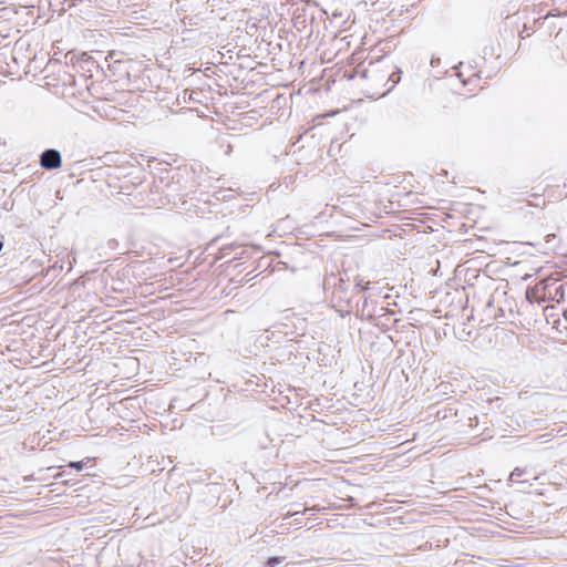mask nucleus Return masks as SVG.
<instances>
[{
    "label": "nucleus",
    "instance_id": "1",
    "mask_svg": "<svg viewBox=\"0 0 567 567\" xmlns=\"http://www.w3.org/2000/svg\"><path fill=\"white\" fill-rule=\"evenodd\" d=\"M352 78L360 82L362 92L370 99L383 96L399 80L394 66L384 60L361 62Z\"/></svg>",
    "mask_w": 567,
    "mask_h": 567
},
{
    "label": "nucleus",
    "instance_id": "3",
    "mask_svg": "<svg viewBox=\"0 0 567 567\" xmlns=\"http://www.w3.org/2000/svg\"><path fill=\"white\" fill-rule=\"evenodd\" d=\"M403 182H406L409 186H395L394 189L389 194L390 197V206L384 207V212L386 214L394 213L395 209L393 207L394 203L400 204L401 198L409 196L413 193V185L410 183L409 179L404 178Z\"/></svg>",
    "mask_w": 567,
    "mask_h": 567
},
{
    "label": "nucleus",
    "instance_id": "4",
    "mask_svg": "<svg viewBox=\"0 0 567 567\" xmlns=\"http://www.w3.org/2000/svg\"><path fill=\"white\" fill-rule=\"evenodd\" d=\"M40 164L43 168L55 169L62 165L61 155L55 150H47L42 153Z\"/></svg>",
    "mask_w": 567,
    "mask_h": 567
},
{
    "label": "nucleus",
    "instance_id": "7",
    "mask_svg": "<svg viewBox=\"0 0 567 567\" xmlns=\"http://www.w3.org/2000/svg\"><path fill=\"white\" fill-rule=\"evenodd\" d=\"M68 466L71 468H75L76 471H81L84 466V462L83 461L70 462Z\"/></svg>",
    "mask_w": 567,
    "mask_h": 567
},
{
    "label": "nucleus",
    "instance_id": "6",
    "mask_svg": "<svg viewBox=\"0 0 567 567\" xmlns=\"http://www.w3.org/2000/svg\"><path fill=\"white\" fill-rule=\"evenodd\" d=\"M285 560V557H270L266 561V567H276Z\"/></svg>",
    "mask_w": 567,
    "mask_h": 567
},
{
    "label": "nucleus",
    "instance_id": "8",
    "mask_svg": "<svg viewBox=\"0 0 567 567\" xmlns=\"http://www.w3.org/2000/svg\"><path fill=\"white\" fill-rule=\"evenodd\" d=\"M299 514H301V512L288 513V514H287V517H288V516L290 517V516L299 515Z\"/></svg>",
    "mask_w": 567,
    "mask_h": 567
},
{
    "label": "nucleus",
    "instance_id": "2",
    "mask_svg": "<svg viewBox=\"0 0 567 567\" xmlns=\"http://www.w3.org/2000/svg\"><path fill=\"white\" fill-rule=\"evenodd\" d=\"M68 360H64V357H52L51 361H44L41 363H38V357H12L10 362L16 367L20 368L21 365L30 364L33 368H43L44 372H51L54 370V368H51L54 363H63L65 364Z\"/></svg>",
    "mask_w": 567,
    "mask_h": 567
},
{
    "label": "nucleus",
    "instance_id": "5",
    "mask_svg": "<svg viewBox=\"0 0 567 567\" xmlns=\"http://www.w3.org/2000/svg\"><path fill=\"white\" fill-rule=\"evenodd\" d=\"M524 472L525 471L520 467L514 468L509 475L511 482H518V478L523 476Z\"/></svg>",
    "mask_w": 567,
    "mask_h": 567
}]
</instances>
